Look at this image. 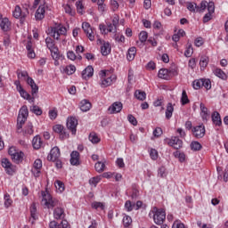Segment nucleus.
I'll return each mask as SVG.
<instances>
[{
    "instance_id": "nucleus-1",
    "label": "nucleus",
    "mask_w": 228,
    "mask_h": 228,
    "mask_svg": "<svg viewBox=\"0 0 228 228\" xmlns=\"http://www.w3.org/2000/svg\"><path fill=\"white\" fill-rule=\"evenodd\" d=\"M42 202L48 209L55 208L53 210V218H55V220H63L66 216L65 209L61 207H58L60 206V201L53 198L47 191H42Z\"/></svg>"
},
{
    "instance_id": "nucleus-2",
    "label": "nucleus",
    "mask_w": 228,
    "mask_h": 228,
    "mask_svg": "<svg viewBox=\"0 0 228 228\" xmlns=\"http://www.w3.org/2000/svg\"><path fill=\"white\" fill-rule=\"evenodd\" d=\"M149 216H153V221L157 225H162L167 218V214L165 213V210L154 207L150 212Z\"/></svg>"
},
{
    "instance_id": "nucleus-3",
    "label": "nucleus",
    "mask_w": 228,
    "mask_h": 228,
    "mask_svg": "<svg viewBox=\"0 0 228 228\" xmlns=\"http://www.w3.org/2000/svg\"><path fill=\"white\" fill-rule=\"evenodd\" d=\"M29 112L28 111V106L24 105L20 108L18 118H17V128L22 129V126L26 124V120H28V117Z\"/></svg>"
},
{
    "instance_id": "nucleus-4",
    "label": "nucleus",
    "mask_w": 228,
    "mask_h": 228,
    "mask_svg": "<svg viewBox=\"0 0 228 228\" xmlns=\"http://www.w3.org/2000/svg\"><path fill=\"white\" fill-rule=\"evenodd\" d=\"M106 70L101 71V77H102V83L101 86L102 88H107V86H111L113 83L117 81V76L111 75L110 77H106Z\"/></svg>"
},
{
    "instance_id": "nucleus-5",
    "label": "nucleus",
    "mask_w": 228,
    "mask_h": 228,
    "mask_svg": "<svg viewBox=\"0 0 228 228\" xmlns=\"http://www.w3.org/2000/svg\"><path fill=\"white\" fill-rule=\"evenodd\" d=\"M14 85L16 86L17 92H19L22 99H25L26 101H31V102H35V96L31 98V95L28 94V92H26V90H24V87H22V86L20 85V81L16 80L14 82Z\"/></svg>"
},
{
    "instance_id": "nucleus-6",
    "label": "nucleus",
    "mask_w": 228,
    "mask_h": 228,
    "mask_svg": "<svg viewBox=\"0 0 228 228\" xmlns=\"http://www.w3.org/2000/svg\"><path fill=\"white\" fill-rule=\"evenodd\" d=\"M191 134L194 138L200 140V138H204L206 136V126L204 124L193 126L191 129Z\"/></svg>"
},
{
    "instance_id": "nucleus-7",
    "label": "nucleus",
    "mask_w": 228,
    "mask_h": 228,
    "mask_svg": "<svg viewBox=\"0 0 228 228\" xmlns=\"http://www.w3.org/2000/svg\"><path fill=\"white\" fill-rule=\"evenodd\" d=\"M50 34L55 40H60L61 35H67V28L63 25H57L51 28Z\"/></svg>"
},
{
    "instance_id": "nucleus-8",
    "label": "nucleus",
    "mask_w": 228,
    "mask_h": 228,
    "mask_svg": "<svg viewBox=\"0 0 228 228\" xmlns=\"http://www.w3.org/2000/svg\"><path fill=\"white\" fill-rule=\"evenodd\" d=\"M12 15L14 19H26L29 15V11L28 8L22 10L20 5H16Z\"/></svg>"
},
{
    "instance_id": "nucleus-9",
    "label": "nucleus",
    "mask_w": 228,
    "mask_h": 228,
    "mask_svg": "<svg viewBox=\"0 0 228 228\" xmlns=\"http://www.w3.org/2000/svg\"><path fill=\"white\" fill-rule=\"evenodd\" d=\"M82 29L91 42H94V40H95V36L94 35V28H92L90 23L83 22Z\"/></svg>"
},
{
    "instance_id": "nucleus-10",
    "label": "nucleus",
    "mask_w": 228,
    "mask_h": 228,
    "mask_svg": "<svg viewBox=\"0 0 228 228\" xmlns=\"http://www.w3.org/2000/svg\"><path fill=\"white\" fill-rule=\"evenodd\" d=\"M61 153L60 151V148L58 146H54L51 151L49 155L47 156L48 161H56L60 159Z\"/></svg>"
},
{
    "instance_id": "nucleus-11",
    "label": "nucleus",
    "mask_w": 228,
    "mask_h": 228,
    "mask_svg": "<svg viewBox=\"0 0 228 228\" xmlns=\"http://www.w3.org/2000/svg\"><path fill=\"white\" fill-rule=\"evenodd\" d=\"M208 12L206 13L205 16L203 17L204 24H206V22H209V20H211L212 15H213V13H215V3L209 2L208 4Z\"/></svg>"
},
{
    "instance_id": "nucleus-12",
    "label": "nucleus",
    "mask_w": 228,
    "mask_h": 228,
    "mask_svg": "<svg viewBox=\"0 0 228 228\" xmlns=\"http://www.w3.org/2000/svg\"><path fill=\"white\" fill-rule=\"evenodd\" d=\"M67 127L71 131L72 134H76L77 127V119L74 117H70L67 119Z\"/></svg>"
},
{
    "instance_id": "nucleus-13",
    "label": "nucleus",
    "mask_w": 228,
    "mask_h": 228,
    "mask_svg": "<svg viewBox=\"0 0 228 228\" xmlns=\"http://www.w3.org/2000/svg\"><path fill=\"white\" fill-rule=\"evenodd\" d=\"M69 163H70V165H72L73 167H78V165H81L79 151H73L70 153Z\"/></svg>"
},
{
    "instance_id": "nucleus-14",
    "label": "nucleus",
    "mask_w": 228,
    "mask_h": 228,
    "mask_svg": "<svg viewBox=\"0 0 228 228\" xmlns=\"http://www.w3.org/2000/svg\"><path fill=\"white\" fill-rule=\"evenodd\" d=\"M53 131L54 133H58V134H60L61 140H66V138H69V134L65 132V129L61 125H55L53 126Z\"/></svg>"
},
{
    "instance_id": "nucleus-15",
    "label": "nucleus",
    "mask_w": 228,
    "mask_h": 228,
    "mask_svg": "<svg viewBox=\"0 0 228 228\" xmlns=\"http://www.w3.org/2000/svg\"><path fill=\"white\" fill-rule=\"evenodd\" d=\"M168 145L174 149L179 150L183 147V141L177 136H173L168 142Z\"/></svg>"
},
{
    "instance_id": "nucleus-16",
    "label": "nucleus",
    "mask_w": 228,
    "mask_h": 228,
    "mask_svg": "<svg viewBox=\"0 0 228 228\" xmlns=\"http://www.w3.org/2000/svg\"><path fill=\"white\" fill-rule=\"evenodd\" d=\"M108 111L110 113V115L120 113V111H122V102H116L112 103L111 106L109 107Z\"/></svg>"
},
{
    "instance_id": "nucleus-17",
    "label": "nucleus",
    "mask_w": 228,
    "mask_h": 228,
    "mask_svg": "<svg viewBox=\"0 0 228 228\" xmlns=\"http://www.w3.org/2000/svg\"><path fill=\"white\" fill-rule=\"evenodd\" d=\"M27 84L28 86L31 87L32 96L35 97V95L38 94V86H37V83H35V80H33L30 77H28Z\"/></svg>"
},
{
    "instance_id": "nucleus-18",
    "label": "nucleus",
    "mask_w": 228,
    "mask_h": 228,
    "mask_svg": "<svg viewBox=\"0 0 228 228\" xmlns=\"http://www.w3.org/2000/svg\"><path fill=\"white\" fill-rule=\"evenodd\" d=\"M45 17V6L41 4L36 11L35 19L36 20H42Z\"/></svg>"
},
{
    "instance_id": "nucleus-19",
    "label": "nucleus",
    "mask_w": 228,
    "mask_h": 228,
    "mask_svg": "<svg viewBox=\"0 0 228 228\" xmlns=\"http://www.w3.org/2000/svg\"><path fill=\"white\" fill-rule=\"evenodd\" d=\"M79 109L84 113H86V111H90V110H92V103L90 102V101L84 99L79 103Z\"/></svg>"
},
{
    "instance_id": "nucleus-20",
    "label": "nucleus",
    "mask_w": 228,
    "mask_h": 228,
    "mask_svg": "<svg viewBox=\"0 0 228 228\" xmlns=\"http://www.w3.org/2000/svg\"><path fill=\"white\" fill-rule=\"evenodd\" d=\"M200 115H201L202 120H205L206 122H208V120H209V110L207 109L204 103H200Z\"/></svg>"
},
{
    "instance_id": "nucleus-21",
    "label": "nucleus",
    "mask_w": 228,
    "mask_h": 228,
    "mask_svg": "<svg viewBox=\"0 0 228 228\" xmlns=\"http://www.w3.org/2000/svg\"><path fill=\"white\" fill-rule=\"evenodd\" d=\"M94 76V67L87 66L83 71H82V77L83 79H90Z\"/></svg>"
},
{
    "instance_id": "nucleus-22",
    "label": "nucleus",
    "mask_w": 228,
    "mask_h": 228,
    "mask_svg": "<svg viewBox=\"0 0 228 228\" xmlns=\"http://www.w3.org/2000/svg\"><path fill=\"white\" fill-rule=\"evenodd\" d=\"M111 53V45L110 42H103L102 45L101 46V53L102 56H108Z\"/></svg>"
},
{
    "instance_id": "nucleus-23",
    "label": "nucleus",
    "mask_w": 228,
    "mask_h": 228,
    "mask_svg": "<svg viewBox=\"0 0 228 228\" xmlns=\"http://www.w3.org/2000/svg\"><path fill=\"white\" fill-rule=\"evenodd\" d=\"M26 49L28 51V58H36L37 53H35V50H33V43L31 41H28L26 45Z\"/></svg>"
},
{
    "instance_id": "nucleus-24",
    "label": "nucleus",
    "mask_w": 228,
    "mask_h": 228,
    "mask_svg": "<svg viewBox=\"0 0 228 228\" xmlns=\"http://www.w3.org/2000/svg\"><path fill=\"white\" fill-rule=\"evenodd\" d=\"M134 97H135V99H137V101H145V99H147V94L144 91L142 90H135L134 94Z\"/></svg>"
},
{
    "instance_id": "nucleus-25",
    "label": "nucleus",
    "mask_w": 228,
    "mask_h": 228,
    "mask_svg": "<svg viewBox=\"0 0 228 228\" xmlns=\"http://www.w3.org/2000/svg\"><path fill=\"white\" fill-rule=\"evenodd\" d=\"M212 121L215 126H222V118L220 117V113H218L217 111L213 112Z\"/></svg>"
},
{
    "instance_id": "nucleus-26",
    "label": "nucleus",
    "mask_w": 228,
    "mask_h": 228,
    "mask_svg": "<svg viewBox=\"0 0 228 228\" xmlns=\"http://www.w3.org/2000/svg\"><path fill=\"white\" fill-rule=\"evenodd\" d=\"M30 216L32 218L31 224H35V220L38 218L37 216V203H32L30 206Z\"/></svg>"
},
{
    "instance_id": "nucleus-27",
    "label": "nucleus",
    "mask_w": 228,
    "mask_h": 228,
    "mask_svg": "<svg viewBox=\"0 0 228 228\" xmlns=\"http://www.w3.org/2000/svg\"><path fill=\"white\" fill-rule=\"evenodd\" d=\"M0 28L4 31H9L10 30V20H8V18H4L0 21Z\"/></svg>"
},
{
    "instance_id": "nucleus-28",
    "label": "nucleus",
    "mask_w": 228,
    "mask_h": 228,
    "mask_svg": "<svg viewBox=\"0 0 228 228\" xmlns=\"http://www.w3.org/2000/svg\"><path fill=\"white\" fill-rule=\"evenodd\" d=\"M11 158L14 163H20L24 158V153L22 151H16Z\"/></svg>"
},
{
    "instance_id": "nucleus-29",
    "label": "nucleus",
    "mask_w": 228,
    "mask_h": 228,
    "mask_svg": "<svg viewBox=\"0 0 228 228\" xmlns=\"http://www.w3.org/2000/svg\"><path fill=\"white\" fill-rule=\"evenodd\" d=\"M147 38H148V34L146 31H142L139 34V40L140 42L137 41V44L143 47V44H145V42H147Z\"/></svg>"
},
{
    "instance_id": "nucleus-30",
    "label": "nucleus",
    "mask_w": 228,
    "mask_h": 228,
    "mask_svg": "<svg viewBox=\"0 0 228 228\" xmlns=\"http://www.w3.org/2000/svg\"><path fill=\"white\" fill-rule=\"evenodd\" d=\"M208 63H209V57H208L206 55H202L200 60V69L204 70V69H206V67H208Z\"/></svg>"
},
{
    "instance_id": "nucleus-31",
    "label": "nucleus",
    "mask_w": 228,
    "mask_h": 228,
    "mask_svg": "<svg viewBox=\"0 0 228 228\" xmlns=\"http://www.w3.org/2000/svg\"><path fill=\"white\" fill-rule=\"evenodd\" d=\"M135 56H136V47L129 48L126 54V59L128 60V61H133Z\"/></svg>"
},
{
    "instance_id": "nucleus-32",
    "label": "nucleus",
    "mask_w": 228,
    "mask_h": 228,
    "mask_svg": "<svg viewBox=\"0 0 228 228\" xmlns=\"http://www.w3.org/2000/svg\"><path fill=\"white\" fill-rule=\"evenodd\" d=\"M214 74L216 76V77H219V79H223L224 81L227 80V74H225V72L220 69H216L214 70Z\"/></svg>"
},
{
    "instance_id": "nucleus-33",
    "label": "nucleus",
    "mask_w": 228,
    "mask_h": 228,
    "mask_svg": "<svg viewBox=\"0 0 228 228\" xmlns=\"http://www.w3.org/2000/svg\"><path fill=\"white\" fill-rule=\"evenodd\" d=\"M174 113V106L172 103H167V110H166V118L167 120H170L172 118V115Z\"/></svg>"
},
{
    "instance_id": "nucleus-34",
    "label": "nucleus",
    "mask_w": 228,
    "mask_h": 228,
    "mask_svg": "<svg viewBox=\"0 0 228 228\" xmlns=\"http://www.w3.org/2000/svg\"><path fill=\"white\" fill-rule=\"evenodd\" d=\"M34 149H40L42 147V139L39 136H35L32 140Z\"/></svg>"
},
{
    "instance_id": "nucleus-35",
    "label": "nucleus",
    "mask_w": 228,
    "mask_h": 228,
    "mask_svg": "<svg viewBox=\"0 0 228 228\" xmlns=\"http://www.w3.org/2000/svg\"><path fill=\"white\" fill-rule=\"evenodd\" d=\"M94 168L96 172L102 174V172H104V169L106 168V164H104V162L98 161L95 163Z\"/></svg>"
},
{
    "instance_id": "nucleus-36",
    "label": "nucleus",
    "mask_w": 228,
    "mask_h": 228,
    "mask_svg": "<svg viewBox=\"0 0 228 228\" xmlns=\"http://www.w3.org/2000/svg\"><path fill=\"white\" fill-rule=\"evenodd\" d=\"M203 85H204L203 78L197 79L192 82V86L194 90H200V88L203 87Z\"/></svg>"
},
{
    "instance_id": "nucleus-37",
    "label": "nucleus",
    "mask_w": 228,
    "mask_h": 228,
    "mask_svg": "<svg viewBox=\"0 0 228 228\" xmlns=\"http://www.w3.org/2000/svg\"><path fill=\"white\" fill-rule=\"evenodd\" d=\"M191 151H199L202 149V144H200V142H199L198 141H192L191 142Z\"/></svg>"
},
{
    "instance_id": "nucleus-38",
    "label": "nucleus",
    "mask_w": 228,
    "mask_h": 228,
    "mask_svg": "<svg viewBox=\"0 0 228 228\" xmlns=\"http://www.w3.org/2000/svg\"><path fill=\"white\" fill-rule=\"evenodd\" d=\"M45 44L47 48L49 49V51H51L52 49L56 48V45L54 44V40H53V38L47 37L45 38Z\"/></svg>"
},
{
    "instance_id": "nucleus-39",
    "label": "nucleus",
    "mask_w": 228,
    "mask_h": 228,
    "mask_svg": "<svg viewBox=\"0 0 228 228\" xmlns=\"http://www.w3.org/2000/svg\"><path fill=\"white\" fill-rule=\"evenodd\" d=\"M174 156L175 158H178L180 163H183V161L186 159V155L179 151L174 152Z\"/></svg>"
},
{
    "instance_id": "nucleus-40",
    "label": "nucleus",
    "mask_w": 228,
    "mask_h": 228,
    "mask_svg": "<svg viewBox=\"0 0 228 228\" xmlns=\"http://www.w3.org/2000/svg\"><path fill=\"white\" fill-rule=\"evenodd\" d=\"M4 207L6 208H10L12 204H13V200H12V198H10V194L5 193L4 196Z\"/></svg>"
},
{
    "instance_id": "nucleus-41",
    "label": "nucleus",
    "mask_w": 228,
    "mask_h": 228,
    "mask_svg": "<svg viewBox=\"0 0 228 228\" xmlns=\"http://www.w3.org/2000/svg\"><path fill=\"white\" fill-rule=\"evenodd\" d=\"M158 76L160 79H168V69H159Z\"/></svg>"
},
{
    "instance_id": "nucleus-42",
    "label": "nucleus",
    "mask_w": 228,
    "mask_h": 228,
    "mask_svg": "<svg viewBox=\"0 0 228 228\" xmlns=\"http://www.w3.org/2000/svg\"><path fill=\"white\" fill-rule=\"evenodd\" d=\"M89 142H91L92 143H99V142H101V138H99L97 134L91 133L89 134Z\"/></svg>"
},
{
    "instance_id": "nucleus-43",
    "label": "nucleus",
    "mask_w": 228,
    "mask_h": 228,
    "mask_svg": "<svg viewBox=\"0 0 228 228\" xmlns=\"http://www.w3.org/2000/svg\"><path fill=\"white\" fill-rule=\"evenodd\" d=\"M55 188L56 190H59V191L61 193L62 191H65V184L63 183V182L60 181V180H56L55 183Z\"/></svg>"
},
{
    "instance_id": "nucleus-44",
    "label": "nucleus",
    "mask_w": 228,
    "mask_h": 228,
    "mask_svg": "<svg viewBox=\"0 0 228 228\" xmlns=\"http://www.w3.org/2000/svg\"><path fill=\"white\" fill-rule=\"evenodd\" d=\"M181 102L182 106H185V104L190 102V99H188V94H186L185 90L182 92Z\"/></svg>"
},
{
    "instance_id": "nucleus-45",
    "label": "nucleus",
    "mask_w": 228,
    "mask_h": 228,
    "mask_svg": "<svg viewBox=\"0 0 228 228\" xmlns=\"http://www.w3.org/2000/svg\"><path fill=\"white\" fill-rule=\"evenodd\" d=\"M187 10H189V12H195L197 10H199V6L195 3L188 2Z\"/></svg>"
},
{
    "instance_id": "nucleus-46",
    "label": "nucleus",
    "mask_w": 228,
    "mask_h": 228,
    "mask_svg": "<svg viewBox=\"0 0 228 228\" xmlns=\"http://www.w3.org/2000/svg\"><path fill=\"white\" fill-rule=\"evenodd\" d=\"M64 72H65L68 76H72V74H74V72H76V66H74V65L67 66V67L64 69Z\"/></svg>"
},
{
    "instance_id": "nucleus-47",
    "label": "nucleus",
    "mask_w": 228,
    "mask_h": 228,
    "mask_svg": "<svg viewBox=\"0 0 228 228\" xmlns=\"http://www.w3.org/2000/svg\"><path fill=\"white\" fill-rule=\"evenodd\" d=\"M30 111L32 113H34L35 115H37V117H40V115H42V113H43L40 107H38L37 105H33L32 107H30Z\"/></svg>"
},
{
    "instance_id": "nucleus-48",
    "label": "nucleus",
    "mask_w": 228,
    "mask_h": 228,
    "mask_svg": "<svg viewBox=\"0 0 228 228\" xmlns=\"http://www.w3.org/2000/svg\"><path fill=\"white\" fill-rule=\"evenodd\" d=\"M50 52L53 60H60V50H58V47L52 48Z\"/></svg>"
},
{
    "instance_id": "nucleus-49",
    "label": "nucleus",
    "mask_w": 228,
    "mask_h": 228,
    "mask_svg": "<svg viewBox=\"0 0 228 228\" xmlns=\"http://www.w3.org/2000/svg\"><path fill=\"white\" fill-rule=\"evenodd\" d=\"M133 224V219L129 216H125L123 217V225L124 227H129Z\"/></svg>"
},
{
    "instance_id": "nucleus-50",
    "label": "nucleus",
    "mask_w": 228,
    "mask_h": 228,
    "mask_svg": "<svg viewBox=\"0 0 228 228\" xmlns=\"http://www.w3.org/2000/svg\"><path fill=\"white\" fill-rule=\"evenodd\" d=\"M192 54H193V47H191V44H188V46L184 52V56L186 58H191Z\"/></svg>"
},
{
    "instance_id": "nucleus-51",
    "label": "nucleus",
    "mask_w": 228,
    "mask_h": 228,
    "mask_svg": "<svg viewBox=\"0 0 228 228\" xmlns=\"http://www.w3.org/2000/svg\"><path fill=\"white\" fill-rule=\"evenodd\" d=\"M93 209H104V203L99 201H94L92 203Z\"/></svg>"
},
{
    "instance_id": "nucleus-52",
    "label": "nucleus",
    "mask_w": 228,
    "mask_h": 228,
    "mask_svg": "<svg viewBox=\"0 0 228 228\" xmlns=\"http://www.w3.org/2000/svg\"><path fill=\"white\" fill-rule=\"evenodd\" d=\"M32 169H34V170H41L42 169V160L40 159H37L35 160Z\"/></svg>"
},
{
    "instance_id": "nucleus-53",
    "label": "nucleus",
    "mask_w": 228,
    "mask_h": 228,
    "mask_svg": "<svg viewBox=\"0 0 228 228\" xmlns=\"http://www.w3.org/2000/svg\"><path fill=\"white\" fill-rule=\"evenodd\" d=\"M134 203H132L131 200H126L125 203V208L126 211H133L134 209Z\"/></svg>"
},
{
    "instance_id": "nucleus-54",
    "label": "nucleus",
    "mask_w": 228,
    "mask_h": 228,
    "mask_svg": "<svg viewBox=\"0 0 228 228\" xmlns=\"http://www.w3.org/2000/svg\"><path fill=\"white\" fill-rule=\"evenodd\" d=\"M107 32L117 33V27H115V25H112L110 22H107Z\"/></svg>"
},
{
    "instance_id": "nucleus-55",
    "label": "nucleus",
    "mask_w": 228,
    "mask_h": 228,
    "mask_svg": "<svg viewBox=\"0 0 228 228\" xmlns=\"http://www.w3.org/2000/svg\"><path fill=\"white\" fill-rule=\"evenodd\" d=\"M48 115L51 120H54L58 117V111L55 109L51 110H49Z\"/></svg>"
},
{
    "instance_id": "nucleus-56",
    "label": "nucleus",
    "mask_w": 228,
    "mask_h": 228,
    "mask_svg": "<svg viewBox=\"0 0 228 228\" xmlns=\"http://www.w3.org/2000/svg\"><path fill=\"white\" fill-rule=\"evenodd\" d=\"M76 6H77V13H80V15H83V2L81 1H77L76 3Z\"/></svg>"
},
{
    "instance_id": "nucleus-57",
    "label": "nucleus",
    "mask_w": 228,
    "mask_h": 228,
    "mask_svg": "<svg viewBox=\"0 0 228 228\" xmlns=\"http://www.w3.org/2000/svg\"><path fill=\"white\" fill-rule=\"evenodd\" d=\"M2 167L3 168H8L9 167H12V162L8 159H2Z\"/></svg>"
},
{
    "instance_id": "nucleus-58",
    "label": "nucleus",
    "mask_w": 228,
    "mask_h": 228,
    "mask_svg": "<svg viewBox=\"0 0 228 228\" xmlns=\"http://www.w3.org/2000/svg\"><path fill=\"white\" fill-rule=\"evenodd\" d=\"M17 76H18V79H20V77H29V76L28 75V71H20V69L17 70L16 72Z\"/></svg>"
},
{
    "instance_id": "nucleus-59",
    "label": "nucleus",
    "mask_w": 228,
    "mask_h": 228,
    "mask_svg": "<svg viewBox=\"0 0 228 228\" xmlns=\"http://www.w3.org/2000/svg\"><path fill=\"white\" fill-rule=\"evenodd\" d=\"M203 87L206 90H211V80L203 78Z\"/></svg>"
},
{
    "instance_id": "nucleus-60",
    "label": "nucleus",
    "mask_w": 228,
    "mask_h": 228,
    "mask_svg": "<svg viewBox=\"0 0 228 228\" xmlns=\"http://www.w3.org/2000/svg\"><path fill=\"white\" fill-rule=\"evenodd\" d=\"M128 118V122H130V124H132L133 126H137L138 121L136 120V118H134V116L129 114L127 116Z\"/></svg>"
},
{
    "instance_id": "nucleus-61",
    "label": "nucleus",
    "mask_w": 228,
    "mask_h": 228,
    "mask_svg": "<svg viewBox=\"0 0 228 228\" xmlns=\"http://www.w3.org/2000/svg\"><path fill=\"white\" fill-rule=\"evenodd\" d=\"M150 156L151 159L156 161V159H158V151L156 149H151L150 152Z\"/></svg>"
},
{
    "instance_id": "nucleus-62",
    "label": "nucleus",
    "mask_w": 228,
    "mask_h": 228,
    "mask_svg": "<svg viewBox=\"0 0 228 228\" xmlns=\"http://www.w3.org/2000/svg\"><path fill=\"white\" fill-rule=\"evenodd\" d=\"M206 8H208V2L202 1L197 12H202L204 10H206Z\"/></svg>"
},
{
    "instance_id": "nucleus-63",
    "label": "nucleus",
    "mask_w": 228,
    "mask_h": 228,
    "mask_svg": "<svg viewBox=\"0 0 228 228\" xmlns=\"http://www.w3.org/2000/svg\"><path fill=\"white\" fill-rule=\"evenodd\" d=\"M101 181V178L99 177H93L89 180V184L92 186H97V183Z\"/></svg>"
},
{
    "instance_id": "nucleus-64",
    "label": "nucleus",
    "mask_w": 228,
    "mask_h": 228,
    "mask_svg": "<svg viewBox=\"0 0 228 228\" xmlns=\"http://www.w3.org/2000/svg\"><path fill=\"white\" fill-rule=\"evenodd\" d=\"M56 228H70V227L69 226V222H67V220H62Z\"/></svg>"
}]
</instances>
